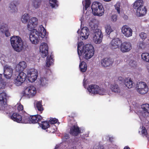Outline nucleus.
I'll return each instance as SVG.
<instances>
[{
  "mask_svg": "<svg viewBox=\"0 0 149 149\" xmlns=\"http://www.w3.org/2000/svg\"><path fill=\"white\" fill-rule=\"evenodd\" d=\"M41 1L40 0H35L33 3V6L36 8H37L40 4Z\"/></svg>",
  "mask_w": 149,
  "mask_h": 149,
  "instance_id": "nucleus-43",
  "label": "nucleus"
},
{
  "mask_svg": "<svg viewBox=\"0 0 149 149\" xmlns=\"http://www.w3.org/2000/svg\"><path fill=\"white\" fill-rule=\"evenodd\" d=\"M17 109L20 113L22 114L24 113V112H25L23 110V106L21 104H19L18 106Z\"/></svg>",
  "mask_w": 149,
  "mask_h": 149,
  "instance_id": "nucleus-45",
  "label": "nucleus"
},
{
  "mask_svg": "<svg viewBox=\"0 0 149 149\" xmlns=\"http://www.w3.org/2000/svg\"><path fill=\"white\" fill-rule=\"evenodd\" d=\"M87 65L86 63L84 61H82L79 65V68L81 72H85L87 70Z\"/></svg>",
  "mask_w": 149,
  "mask_h": 149,
  "instance_id": "nucleus-30",
  "label": "nucleus"
},
{
  "mask_svg": "<svg viewBox=\"0 0 149 149\" xmlns=\"http://www.w3.org/2000/svg\"><path fill=\"white\" fill-rule=\"evenodd\" d=\"M87 89L90 93L93 94L103 95L106 93L105 89L96 84H92L89 86Z\"/></svg>",
  "mask_w": 149,
  "mask_h": 149,
  "instance_id": "nucleus-6",
  "label": "nucleus"
},
{
  "mask_svg": "<svg viewBox=\"0 0 149 149\" xmlns=\"http://www.w3.org/2000/svg\"><path fill=\"white\" fill-rule=\"evenodd\" d=\"M103 0L105 1L109 2V1H111V0Z\"/></svg>",
  "mask_w": 149,
  "mask_h": 149,
  "instance_id": "nucleus-57",
  "label": "nucleus"
},
{
  "mask_svg": "<svg viewBox=\"0 0 149 149\" xmlns=\"http://www.w3.org/2000/svg\"><path fill=\"white\" fill-rule=\"evenodd\" d=\"M9 7L10 8L11 12L12 13H15L17 10V9L14 1L10 3Z\"/></svg>",
  "mask_w": 149,
  "mask_h": 149,
  "instance_id": "nucleus-31",
  "label": "nucleus"
},
{
  "mask_svg": "<svg viewBox=\"0 0 149 149\" xmlns=\"http://www.w3.org/2000/svg\"><path fill=\"white\" fill-rule=\"evenodd\" d=\"M111 20L113 22H115L117 19V16L116 15H112L111 17Z\"/></svg>",
  "mask_w": 149,
  "mask_h": 149,
  "instance_id": "nucleus-50",
  "label": "nucleus"
},
{
  "mask_svg": "<svg viewBox=\"0 0 149 149\" xmlns=\"http://www.w3.org/2000/svg\"><path fill=\"white\" fill-rule=\"evenodd\" d=\"M58 145H56L54 149H57L58 148Z\"/></svg>",
  "mask_w": 149,
  "mask_h": 149,
  "instance_id": "nucleus-56",
  "label": "nucleus"
},
{
  "mask_svg": "<svg viewBox=\"0 0 149 149\" xmlns=\"http://www.w3.org/2000/svg\"><path fill=\"white\" fill-rule=\"evenodd\" d=\"M120 3L119 2H118L117 3L116 5H115V9L117 10L118 13V14H120Z\"/></svg>",
  "mask_w": 149,
  "mask_h": 149,
  "instance_id": "nucleus-47",
  "label": "nucleus"
},
{
  "mask_svg": "<svg viewBox=\"0 0 149 149\" xmlns=\"http://www.w3.org/2000/svg\"><path fill=\"white\" fill-rule=\"evenodd\" d=\"M1 0H0V1H1Z\"/></svg>",
  "mask_w": 149,
  "mask_h": 149,
  "instance_id": "nucleus-62",
  "label": "nucleus"
},
{
  "mask_svg": "<svg viewBox=\"0 0 149 149\" xmlns=\"http://www.w3.org/2000/svg\"><path fill=\"white\" fill-rule=\"evenodd\" d=\"M2 74H0V89L4 88L5 86L4 81L2 78Z\"/></svg>",
  "mask_w": 149,
  "mask_h": 149,
  "instance_id": "nucleus-42",
  "label": "nucleus"
},
{
  "mask_svg": "<svg viewBox=\"0 0 149 149\" xmlns=\"http://www.w3.org/2000/svg\"><path fill=\"white\" fill-rule=\"evenodd\" d=\"M10 42L14 49L18 52H20L23 48V44L21 38L18 36H14L11 38Z\"/></svg>",
  "mask_w": 149,
  "mask_h": 149,
  "instance_id": "nucleus-3",
  "label": "nucleus"
},
{
  "mask_svg": "<svg viewBox=\"0 0 149 149\" xmlns=\"http://www.w3.org/2000/svg\"><path fill=\"white\" fill-rule=\"evenodd\" d=\"M54 60L50 56L49 58L47 57L46 60V67H49L51 65L53 64Z\"/></svg>",
  "mask_w": 149,
  "mask_h": 149,
  "instance_id": "nucleus-35",
  "label": "nucleus"
},
{
  "mask_svg": "<svg viewBox=\"0 0 149 149\" xmlns=\"http://www.w3.org/2000/svg\"><path fill=\"white\" fill-rule=\"evenodd\" d=\"M113 63V61L110 58H105L101 61L102 65L104 67L111 66Z\"/></svg>",
  "mask_w": 149,
  "mask_h": 149,
  "instance_id": "nucleus-19",
  "label": "nucleus"
},
{
  "mask_svg": "<svg viewBox=\"0 0 149 149\" xmlns=\"http://www.w3.org/2000/svg\"><path fill=\"white\" fill-rule=\"evenodd\" d=\"M103 37L100 38L99 37L93 36V42L96 44H99L102 42Z\"/></svg>",
  "mask_w": 149,
  "mask_h": 149,
  "instance_id": "nucleus-36",
  "label": "nucleus"
},
{
  "mask_svg": "<svg viewBox=\"0 0 149 149\" xmlns=\"http://www.w3.org/2000/svg\"><path fill=\"white\" fill-rule=\"evenodd\" d=\"M83 83H84L83 84L84 85V84H85L86 83L85 81H84H84H83Z\"/></svg>",
  "mask_w": 149,
  "mask_h": 149,
  "instance_id": "nucleus-58",
  "label": "nucleus"
},
{
  "mask_svg": "<svg viewBox=\"0 0 149 149\" xmlns=\"http://www.w3.org/2000/svg\"><path fill=\"white\" fill-rule=\"evenodd\" d=\"M22 115L21 120L20 123H29V120H30V115L26 112H24V113Z\"/></svg>",
  "mask_w": 149,
  "mask_h": 149,
  "instance_id": "nucleus-23",
  "label": "nucleus"
},
{
  "mask_svg": "<svg viewBox=\"0 0 149 149\" xmlns=\"http://www.w3.org/2000/svg\"><path fill=\"white\" fill-rule=\"evenodd\" d=\"M25 92L30 97L35 95L36 93V90L34 86H31L26 88Z\"/></svg>",
  "mask_w": 149,
  "mask_h": 149,
  "instance_id": "nucleus-20",
  "label": "nucleus"
},
{
  "mask_svg": "<svg viewBox=\"0 0 149 149\" xmlns=\"http://www.w3.org/2000/svg\"><path fill=\"white\" fill-rule=\"evenodd\" d=\"M11 118L15 121L20 123L21 120V116L18 113H14L10 116Z\"/></svg>",
  "mask_w": 149,
  "mask_h": 149,
  "instance_id": "nucleus-26",
  "label": "nucleus"
},
{
  "mask_svg": "<svg viewBox=\"0 0 149 149\" xmlns=\"http://www.w3.org/2000/svg\"><path fill=\"white\" fill-rule=\"evenodd\" d=\"M93 149H103V147L102 146L99 145L97 146H95Z\"/></svg>",
  "mask_w": 149,
  "mask_h": 149,
  "instance_id": "nucleus-54",
  "label": "nucleus"
},
{
  "mask_svg": "<svg viewBox=\"0 0 149 149\" xmlns=\"http://www.w3.org/2000/svg\"><path fill=\"white\" fill-rule=\"evenodd\" d=\"M48 79L45 77H41L40 79V86H44L48 84Z\"/></svg>",
  "mask_w": 149,
  "mask_h": 149,
  "instance_id": "nucleus-32",
  "label": "nucleus"
},
{
  "mask_svg": "<svg viewBox=\"0 0 149 149\" xmlns=\"http://www.w3.org/2000/svg\"><path fill=\"white\" fill-rule=\"evenodd\" d=\"M38 31L36 29H34L33 31L31 32L29 35V39L31 43L34 44L38 43L40 37L43 38L46 35V30L42 25L40 26Z\"/></svg>",
  "mask_w": 149,
  "mask_h": 149,
  "instance_id": "nucleus-2",
  "label": "nucleus"
},
{
  "mask_svg": "<svg viewBox=\"0 0 149 149\" xmlns=\"http://www.w3.org/2000/svg\"><path fill=\"white\" fill-rule=\"evenodd\" d=\"M38 74L36 70L31 69L29 70L27 72V76L29 81L31 82H34L37 78Z\"/></svg>",
  "mask_w": 149,
  "mask_h": 149,
  "instance_id": "nucleus-12",
  "label": "nucleus"
},
{
  "mask_svg": "<svg viewBox=\"0 0 149 149\" xmlns=\"http://www.w3.org/2000/svg\"><path fill=\"white\" fill-rule=\"evenodd\" d=\"M141 108L144 111L149 113V104H142Z\"/></svg>",
  "mask_w": 149,
  "mask_h": 149,
  "instance_id": "nucleus-41",
  "label": "nucleus"
},
{
  "mask_svg": "<svg viewBox=\"0 0 149 149\" xmlns=\"http://www.w3.org/2000/svg\"><path fill=\"white\" fill-rule=\"evenodd\" d=\"M26 77V74L22 72H19L16 78L14 80L15 84L19 86L25 81Z\"/></svg>",
  "mask_w": 149,
  "mask_h": 149,
  "instance_id": "nucleus-8",
  "label": "nucleus"
},
{
  "mask_svg": "<svg viewBox=\"0 0 149 149\" xmlns=\"http://www.w3.org/2000/svg\"><path fill=\"white\" fill-rule=\"evenodd\" d=\"M121 31L124 35L126 37H130L132 35V29L127 25H124L122 27Z\"/></svg>",
  "mask_w": 149,
  "mask_h": 149,
  "instance_id": "nucleus-16",
  "label": "nucleus"
},
{
  "mask_svg": "<svg viewBox=\"0 0 149 149\" xmlns=\"http://www.w3.org/2000/svg\"><path fill=\"white\" fill-rule=\"evenodd\" d=\"M110 89L113 92L115 93H120V90L119 86L116 84H111Z\"/></svg>",
  "mask_w": 149,
  "mask_h": 149,
  "instance_id": "nucleus-28",
  "label": "nucleus"
},
{
  "mask_svg": "<svg viewBox=\"0 0 149 149\" xmlns=\"http://www.w3.org/2000/svg\"><path fill=\"white\" fill-rule=\"evenodd\" d=\"M0 30L3 33H4L6 37H8L10 35L8 29V25L6 24H3L1 26Z\"/></svg>",
  "mask_w": 149,
  "mask_h": 149,
  "instance_id": "nucleus-25",
  "label": "nucleus"
},
{
  "mask_svg": "<svg viewBox=\"0 0 149 149\" xmlns=\"http://www.w3.org/2000/svg\"><path fill=\"white\" fill-rule=\"evenodd\" d=\"M142 128L141 132L142 135L143 136H145L146 137H147L148 134L147 130L145 127H142Z\"/></svg>",
  "mask_w": 149,
  "mask_h": 149,
  "instance_id": "nucleus-48",
  "label": "nucleus"
},
{
  "mask_svg": "<svg viewBox=\"0 0 149 149\" xmlns=\"http://www.w3.org/2000/svg\"><path fill=\"white\" fill-rule=\"evenodd\" d=\"M82 132L79 127L75 125H73L70 127L69 131V133L71 135L75 136H78Z\"/></svg>",
  "mask_w": 149,
  "mask_h": 149,
  "instance_id": "nucleus-14",
  "label": "nucleus"
},
{
  "mask_svg": "<svg viewBox=\"0 0 149 149\" xmlns=\"http://www.w3.org/2000/svg\"><path fill=\"white\" fill-rule=\"evenodd\" d=\"M4 75L7 79H10L12 75L13 70L10 66L6 65L4 66Z\"/></svg>",
  "mask_w": 149,
  "mask_h": 149,
  "instance_id": "nucleus-13",
  "label": "nucleus"
},
{
  "mask_svg": "<svg viewBox=\"0 0 149 149\" xmlns=\"http://www.w3.org/2000/svg\"><path fill=\"white\" fill-rule=\"evenodd\" d=\"M120 78H121L122 77H120L119 78V79Z\"/></svg>",
  "mask_w": 149,
  "mask_h": 149,
  "instance_id": "nucleus-60",
  "label": "nucleus"
},
{
  "mask_svg": "<svg viewBox=\"0 0 149 149\" xmlns=\"http://www.w3.org/2000/svg\"><path fill=\"white\" fill-rule=\"evenodd\" d=\"M124 149H130V148L128 146H126L124 148Z\"/></svg>",
  "mask_w": 149,
  "mask_h": 149,
  "instance_id": "nucleus-55",
  "label": "nucleus"
},
{
  "mask_svg": "<svg viewBox=\"0 0 149 149\" xmlns=\"http://www.w3.org/2000/svg\"><path fill=\"white\" fill-rule=\"evenodd\" d=\"M90 27L91 29V31H93V36L99 37L100 38L103 37V35L101 31L98 29V25L95 24L93 23V24H90Z\"/></svg>",
  "mask_w": 149,
  "mask_h": 149,
  "instance_id": "nucleus-10",
  "label": "nucleus"
},
{
  "mask_svg": "<svg viewBox=\"0 0 149 149\" xmlns=\"http://www.w3.org/2000/svg\"><path fill=\"white\" fill-rule=\"evenodd\" d=\"M89 31L88 28L87 27H84L81 30L80 33V37L83 38V39H86L88 37L89 35Z\"/></svg>",
  "mask_w": 149,
  "mask_h": 149,
  "instance_id": "nucleus-22",
  "label": "nucleus"
},
{
  "mask_svg": "<svg viewBox=\"0 0 149 149\" xmlns=\"http://www.w3.org/2000/svg\"><path fill=\"white\" fill-rule=\"evenodd\" d=\"M141 58L143 60L148 62H149V53L144 52L142 54Z\"/></svg>",
  "mask_w": 149,
  "mask_h": 149,
  "instance_id": "nucleus-33",
  "label": "nucleus"
},
{
  "mask_svg": "<svg viewBox=\"0 0 149 149\" xmlns=\"http://www.w3.org/2000/svg\"><path fill=\"white\" fill-rule=\"evenodd\" d=\"M105 32L108 35H109L113 31L112 29L109 24H107L105 26Z\"/></svg>",
  "mask_w": 149,
  "mask_h": 149,
  "instance_id": "nucleus-37",
  "label": "nucleus"
},
{
  "mask_svg": "<svg viewBox=\"0 0 149 149\" xmlns=\"http://www.w3.org/2000/svg\"><path fill=\"white\" fill-rule=\"evenodd\" d=\"M92 12L95 15L101 16L104 13V9L102 4L98 1L93 2L91 6Z\"/></svg>",
  "mask_w": 149,
  "mask_h": 149,
  "instance_id": "nucleus-5",
  "label": "nucleus"
},
{
  "mask_svg": "<svg viewBox=\"0 0 149 149\" xmlns=\"http://www.w3.org/2000/svg\"><path fill=\"white\" fill-rule=\"evenodd\" d=\"M139 49L144 48L145 47L144 42H141L139 44Z\"/></svg>",
  "mask_w": 149,
  "mask_h": 149,
  "instance_id": "nucleus-52",
  "label": "nucleus"
},
{
  "mask_svg": "<svg viewBox=\"0 0 149 149\" xmlns=\"http://www.w3.org/2000/svg\"><path fill=\"white\" fill-rule=\"evenodd\" d=\"M56 128V127L54 125H53L52 126L49 125V127H48L47 129L46 130V131L49 133H53L55 131V128Z\"/></svg>",
  "mask_w": 149,
  "mask_h": 149,
  "instance_id": "nucleus-39",
  "label": "nucleus"
},
{
  "mask_svg": "<svg viewBox=\"0 0 149 149\" xmlns=\"http://www.w3.org/2000/svg\"><path fill=\"white\" fill-rule=\"evenodd\" d=\"M79 29L77 31V32L78 33L79 32Z\"/></svg>",
  "mask_w": 149,
  "mask_h": 149,
  "instance_id": "nucleus-59",
  "label": "nucleus"
},
{
  "mask_svg": "<svg viewBox=\"0 0 149 149\" xmlns=\"http://www.w3.org/2000/svg\"><path fill=\"white\" fill-rule=\"evenodd\" d=\"M41 123L40 124L43 130H47L49 127V124L47 121H41Z\"/></svg>",
  "mask_w": 149,
  "mask_h": 149,
  "instance_id": "nucleus-34",
  "label": "nucleus"
},
{
  "mask_svg": "<svg viewBox=\"0 0 149 149\" xmlns=\"http://www.w3.org/2000/svg\"><path fill=\"white\" fill-rule=\"evenodd\" d=\"M85 4L84 6V8L85 10H86L87 8L89 7L91 4V0H85Z\"/></svg>",
  "mask_w": 149,
  "mask_h": 149,
  "instance_id": "nucleus-46",
  "label": "nucleus"
},
{
  "mask_svg": "<svg viewBox=\"0 0 149 149\" xmlns=\"http://www.w3.org/2000/svg\"><path fill=\"white\" fill-rule=\"evenodd\" d=\"M6 95L5 93H2L0 94V105L2 110L5 111L6 114L9 113L8 111L10 107L6 104Z\"/></svg>",
  "mask_w": 149,
  "mask_h": 149,
  "instance_id": "nucleus-7",
  "label": "nucleus"
},
{
  "mask_svg": "<svg viewBox=\"0 0 149 149\" xmlns=\"http://www.w3.org/2000/svg\"><path fill=\"white\" fill-rule=\"evenodd\" d=\"M38 23V19L36 17H33L29 20L27 24V28L29 31H31Z\"/></svg>",
  "mask_w": 149,
  "mask_h": 149,
  "instance_id": "nucleus-17",
  "label": "nucleus"
},
{
  "mask_svg": "<svg viewBox=\"0 0 149 149\" xmlns=\"http://www.w3.org/2000/svg\"><path fill=\"white\" fill-rule=\"evenodd\" d=\"M89 134L88 133H85L83 134L81 136V137L82 139H85L86 137L88 136Z\"/></svg>",
  "mask_w": 149,
  "mask_h": 149,
  "instance_id": "nucleus-53",
  "label": "nucleus"
},
{
  "mask_svg": "<svg viewBox=\"0 0 149 149\" xmlns=\"http://www.w3.org/2000/svg\"><path fill=\"white\" fill-rule=\"evenodd\" d=\"M58 121V119L52 118H51L49 120L48 122L49 124H55Z\"/></svg>",
  "mask_w": 149,
  "mask_h": 149,
  "instance_id": "nucleus-44",
  "label": "nucleus"
},
{
  "mask_svg": "<svg viewBox=\"0 0 149 149\" xmlns=\"http://www.w3.org/2000/svg\"><path fill=\"white\" fill-rule=\"evenodd\" d=\"M132 48V44L129 42L125 41L121 44L120 50L123 53L128 52L130 51Z\"/></svg>",
  "mask_w": 149,
  "mask_h": 149,
  "instance_id": "nucleus-11",
  "label": "nucleus"
},
{
  "mask_svg": "<svg viewBox=\"0 0 149 149\" xmlns=\"http://www.w3.org/2000/svg\"><path fill=\"white\" fill-rule=\"evenodd\" d=\"M139 36L143 40H145L147 37L146 34L144 32L141 33L139 34Z\"/></svg>",
  "mask_w": 149,
  "mask_h": 149,
  "instance_id": "nucleus-49",
  "label": "nucleus"
},
{
  "mask_svg": "<svg viewBox=\"0 0 149 149\" xmlns=\"http://www.w3.org/2000/svg\"><path fill=\"white\" fill-rule=\"evenodd\" d=\"M122 42L121 40L118 38L113 39L110 43L111 47L112 49H116L119 47Z\"/></svg>",
  "mask_w": 149,
  "mask_h": 149,
  "instance_id": "nucleus-18",
  "label": "nucleus"
},
{
  "mask_svg": "<svg viewBox=\"0 0 149 149\" xmlns=\"http://www.w3.org/2000/svg\"><path fill=\"white\" fill-rule=\"evenodd\" d=\"M144 2L143 0H137L134 3L133 7L136 9V15L139 17L145 15L147 13V10L145 6H143Z\"/></svg>",
  "mask_w": 149,
  "mask_h": 149,
  "instance_id": "nucleus-4",
  "label": "nucleus"
},
{
  "mask_svg": "<svg viewBox=\"0 0 149 149\" xmlns=\"http://www.w3.org/2000/svg\"><path fill=\"white\" fill-rule=\"evenodd\" d=\"M137 89L138 92L142 95L146 93L148 91V88L146 83L143 81L139 82Z\"/></svg>",
  "mask_w": 149,
  "mask_h": 149,
  "instance_id": "nucleus-9",
  "label": "nucleus"
},
{
  "mask_svg": "<svg viewBox=\"0 0 149 149\" xmlns=\"http://www.w3.org/2000/svg\"><path fill=\"white\" fill-rule=\"evenodd\" d=\"M40 51L41 52V55L42 57L45 58L48 53V47L47 44L45 42L41 44L40 47Z\"/></svg>",
  "mask_w": 149,
  "mask_h": 149,
  "instance_id": "nucleus-15",
  "label": "nucleus"
},
{
  "mask_svg": "<svg viewBox=\"0 0 149 149\" xmlns=\"http://www.w3.org/2000/svg\"><path fill=\"white\" fill-rule=\"evenodd\" d=\"M49 4L50 6L52 8H54L56 6L57 7L58 6L57 0H50Z\"/></svg>",
  "mask_w": 149,
  "mask_h": 149,
  "instance_id": "nucleus-40",
  "label": "nucleus"
},
{
  "mask_svg": "<svg viewBox=\"0 0 149 149\" xmlns=\"http://www.w3.org/2000/svg\"><path fill=\"white\" fill-rule=\"evenodd\" d=\"M27 67L26 63L24 61H22L20 62L16 66V70L17 71H22Z\"/></svg>",
  "mask_w": 149,
  "mask_h": 149,
  "instance_id": "nucleus-24",
  "label": "nucleus"
},
{
  "mask_svg": "<svg viewBox=\"0 0 149 149\" xmlns=\"http://www.w3.org/2000/svg\"><path fill=\"white\" fill-rule=\"evenodd\" d=\"M77 53L79 56L83 54L84 58L88 59L91 58L94 54V48L92 45L90 44L84 45V43L80 42L78 44Z\"/></svg>",
  "mask_w": 149,
  "mask_h": 149,
  "instance_id": "nucleus-1",
  "label": "nucleus"
},
{
  "mask_svg": "<svg viewBox=\"0 0 149 149\" xmlns=\"http://www.w3.org/2000/svg\"><path fill=\"white\" fill-rule=\"evenodd\" d=\"M136 65V62L134 60H131L129 63L130 65L132 67H135Z\"/></svg>",
  "mask_w": 149,
  "mask_h": 149,
  "instance_id": "nucleus-51",
  "label": "nucleus"
},
{
  "mask_svg": "<svg viewBox=\"0 0 149 149\" xmlns=\"http://www.w3.org/2000/svg\"><path fill=\"white\" fill-rule=\"evenodd\" d=\"M29 18L28 15L27 14H24L22 16L21 20L23 23H25L27 22Z\"/></svg>",
  "mask_w": 149,
  "mask_h": 149,
  "instance_id": "nucleus-38",
  "label": "nucleus"
},
{
  "mask_svg": "<svg viewBox=\"0 0 149 149\" xmlns=\"http://www.w3.org/2000/svg\"><path fill=\"white\" fill-rule=\"evenodd\" d=\"M125 84L128 88H130L132 87L133 83L130 78H128L125 79Z\"/></svg>",
  "mask_w": 149,
  "mask_h": 149,
  "instance_id": "nucleus-29",
  "label": "nucleus"
},
{
  "mask_svg": "<svg viewBox=\"0 0 149 149\" xmlns=\"http://www.w3.org/2000/svg\"><path fill=\"white\" fill-rule=\"evenodd\" d=\"M126 16L127 17V18H128V17L127 16Z\"/></svg>",
  "mask_w": 149,
  "mask_h": 149,
  "instance_id": "nucleus-61",
  "label": "nucleus"
},
{
  "mask_svg": "<svg viewBox=\"0 0 149 149\" xmlns=\"http://www.w3.org/2000/svg\"><path fill=\"white\" fill-rule=\"evenodd\" d=\"M41 100L37 101L36 104V109L37 110L38 113H41L44 110V108L42 105Z\"/></svg>",
  "mask_w": 149,
  "mask_h": 149,
  "instance_id": "nucleus-27",
  "label": "nucleus"
},
{
  "mask_svg": "<svg viewBox=\"0 0 149 149\" xmlns=\"http://www.w3.org/2000/svg\"><path fill=\"white\" fill-rule=\"evenodd\" d=\"M30 120H29L30 123H36L38 122L41 121L43 119L42 117L38 114L30 115Z\"/></svg>",
  "mask_w": 149,
  "mask_h": 149,
  "instance_id": "nucleus-21",
  "label": "nucleus"
}]
</instances>
